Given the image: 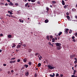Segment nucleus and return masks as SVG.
I'll return each instance as SVG.
<instances>
[{
  "mask_svg": "<svg viewBox=\"0 0 77 77\" xmlns=\"http://www.w3.org/2000/svg\"><path fill=\"white\" fill-rule=\"evenodd\" d=\"M14 59H15V58L14 57V58H12L11 59V60H14Z\"/></svg>",
  "mask_w": 77,
  "mask_h": 77,
  "instance_id": "nucleus-37",
  "label": "nucleus"
},
{
  "mask_svg": "<svg viewBox=\"0 0 77 77\" xmlns=\"http://www.w3.org/2000/svg\"><path fill=\"white\" fill-rule=\"evenodd\" d=\"M0 35L1 36H3V34H1Z\"/></svg>",
  "mask_w": 77,
  "mask_h": 77,
  "instance_id": "nucleus-41",
  "label": "nucleus"
},
{
  "mask_svg": "<svg viewBox=\"0 0 77 77\" xmlns=\"http://www.w3.org/2000/svg\"><path fill=\"white\" fill-rule=\"evenodd\" d=\"M7 1L8 2H11V1H10V0H7Z\"/></svg>",
  "mask_w": 77,
  "mask_h": 77,
  "instance_id": "nucleus-52",
  "label": "nucleus"
},
{
  "mask_svg": "<svg viewBox=\"0 0 77 77\" xmlns=\"http://www.w3.org/2000/svg\"><path fill=\"white\" fill-rule=\"evenodd\" d=\"M47 12H48V8H47Z\"/></svg>",
  "mask_w": 77,
  "mask_h": 77,
  "instance_id": "nucleus-50",
  "label": "nucleus"
},
{
  "mask_svg": "<svg viewBox=\"0 0 77 77\" xmlns=\"http://www.w3.org/2000/svg\"><path fill=\"white\" fill-rule=\"evenodd\" d=\"M55 42V39L54 38H53L52 39V42Z\"/></svg>",
  "mask_w": 77,
  "mask_h": 77,
  "instance_id": "nucleus-19",
  "label": "nucleus"
},
{
  "mask_svg": "<svg viewBox=\"0 0 77 77\" xmlns=\"http://www.w3.org/2000/svg\"><path fill=\"white\" fill-rule=\"evenodd\" d=\"M13 5L14 4H13V3H12V2H10L9 3V5L10 6H11V5H12V6H13Z\"/></svg>",
  "mask_w": 77,
  "mask_h": 77,
  "instance_id": "nucleus-15",
  "label": "nucleus"
},
{
  "mask_svg": "<svg viewBox=\"0 0 77 77\" xmlns=\"http://www.w3.org/2000/svg\"><path fill=\"white\" fill-rule=\"evenodd\" d=\"M32 51V49H30V48L28 49V52L29 53H30V52H31Z\"/></svg>",
  "mask_w": 77,
  "mask_h": 77,
  "instance_id": "nucleus-11",
  "label": "nucleus"
},
{
  "mask_svg": "<svg viewBox=\"0 0 77 77\" xmlns=\"http://www.w3.org/2000/svg\"><path fill=\"white\" fill-rule=\"evenodd\" d=\"M29 64V65H32V63L31 62H29L28 63Z\"/></svg>",
  "mask_w": 77,
  "mask_h": 77,
  "instance_id": "nucleus-29",
  "label": "nucleus"
},
{
  "mask_svg": "<svg viewBox=\"0 0 77 77\" xmlns=\"http://www.w3.org/2000/svg\"><path fill=\"white\" fill-rule=\"evenodd\" d=\"M75 57V56L74 55H71L70 56V58H72L73 57Z\"/></svg>",
  "mask_w": 77,
  "mask_h": 77,
  "instance_id": "nucleus-7",
  "label": "nucleus"
},
{
  "mask_svg": "<svg viewBox=\"0 0 77 77\" xmlns=\"http://www.w3.org/2000/svg\"><path fill=\"white\" fill-rule=\"evenodd\" d=\"M75 38V36H72V39H74Z\"/></svg>",
  "mask_w": 77,
  "mask_h": 77,
  "instance_id": "nucleus-31",
  "label": "nucleus"
},
{
  "mask_svg": "<svg viewBox=\"0 0 77 77\" xmlns=\"http://www.w3.org/2000/svg\"><path fill=\"white\" fill-rule=\"evenodd\" d=\"M71 77H77V76H75V75H71Z\"/></svg>",
  "mask_w": 77,
  "mask_h": 77,
  "instance_id": "nucleus-33",
  "label": "nucleus"
},
{
  "mask_svg": "<svg viewBox=\"0 0 77 77\" xmlns=\"http://www.w3.org/2000/svg\"><path fill=\"white\" fill-rule=\"evenodd\" d=\"M75 35L76 36H77V33H75Z\"/></svg>",
  "mask_w": 77,
  "mask_h": 77,
  "instance_id": "nucleus-63",
  "label": "nucleus"
},
{
  "mask_svg": "<svg viewBox=\"0 0 77 77\" xmlns=\"http://www.w3.org/2000/svg\"><path fill=\"white\" fill-rule=\"evenodd\" d=\"M11 16H12V15H8V17H11Z\"/></svg>",
  "mask_w": 77,
  "mask_h": 77,
  "instance_id": "nucleus-51",
  "label": "nucleus"
},
{
  "mask_svg": "<svg viewBox=\"0 0 77 77\" xmlns=\"http://www.w3.org/2000/svg\"><path fill=\"white\" fill-rule=\"evenodd\" d=\"M74 59L75 60H77V59L76 58H74Z\"/></svg>",
  "mask_w": 77,
  "mask_h": 77,
  "instance_id": "nucleus-58",
  "label": "nucleus"
},
{
  "mask_svg": "<svg viewBox=\"0 0 77 77\" xmlns=\"http://www.w3.org/2000/svg\"><path fill=\"white\" fill-rule=\"evenodd\" d=\"M24 66H25V67H26V68H27L29 66L26 64L24 65Z\"/></svg>",
  "mask_w": 77,
  "mask_h": 77,
  "instance_id": "nucleus-21",
  "label": "nucleus"
},
{
  "mask_svg": "<svg viewBox=\"0 0 77 77\" xmlns=\"http://www.w3.org/2000/svg\"><path fill=\"white\" fill-rule=\"evenodd\" d=\"M52 74H53L49 75L50 77H54V76H55V74H54V73H53V75Z\"/></svg>",
  "mask_w": 77,
  "mask_h": 77,
  "instance_id": "nucleus-4",
  "label": "nucleus"
},
{
  "mask_svg": "<svg viewBox=\"0 0 77 77\" xmlns=\"http://www.w3.org/2000/svg\"><path fill=\"white\" fill-rule=\"evenodd\" d=\"M16 46V45H15V43H13V46H12V48H13L15 47Z\"/></svg>",
  "mask_w": 77,
  "mask_h": 77,
  "instance_id": "nucleus-14",
  "label": "nucleus"
},
{
  "mask_svg": "<svg viewBox=\"0 0 77 77\" xmlns=\"http://www.w3.org/2000/svg\"><path fill=\"white\" fill-rule=\"evenodd\" d=\"M5 6H8V4L6 3L5 4Z\"/></svg>",
  "mask_w": 77,
  "mask_h": 77,
  "instance_id": "nucleus-57",
  "label": "nucleus"
},
{
  "mask_svg": "<svg viewBox=\"0 0 77 77\" xmlns=\"http://www.w3.org/2000/svg\"><path fill=\"white\" fill-rule=\"evenodd\" d=\"M29 74V72H27L25 73V75L26 76H28V75Z\"/></svg>",
  "mask_w": 77,
  "mask_h": 77,
  "instance_id": "nucleus-6",
  "label": "nucleus"
},
{
  "mask_svg": "<svg viewBox=\"0 0 77 77\" xmlns=\"http://www.w3.org/2000/svg\"><path fill=\"white\" fill-rule=\"evenodd\" d=\"M49 44L50 45H51V44L50 43H49Z\"/></svg>",
  "mask_w": 77,
  "mask_h": 77,
  "instance_id": "nucleus-59",
  "label": "nucleus"
},
{
  "mask_svg": "<svg viewBox=\"0 0 77 77\" xmlns=\"http://www.w3.org/2000/svg\"><path fill=\"white\" fill-rule=\"evenodd\" d=\"M62 34V32H60L59 33V34H58V35L59 36H60V35Z\"/></svg>",
  "mask_w": 77,
  "mask_h": 77,
  "instance_id": "nucleus-24",
  "label": "nucleus"
},
{
  "mask_svg": "<svg viewBox=\"0 0 77 77\" xmlns=\"http://www.w3.org/2000/svg\"><path fill=\"white\" fill-rule=\"evenodd\" d=\"M74 66L75 67V68H76L77 67V64H75V66Z\"/></svg>",
  "mask_w": 77,
  "mask_h": 77,
  "instance_id": "nucleus-54",
  "label": "nucleus"
},
{
  "mask_svg": "<svg viewBox=\"0 0 77 77\" xmlns=\"http://www.w3.org/2000/svg\"><path fill=\"white\" fill-rule=\"evenodd\" d=\"M72 33V30L71 29H70L69 33Z\"/></svg>",
  "mask_w": 77,
  "mask_h": 77,
  "instance_id": "nucleus-30",
  "label": "nucleus"
},
{
  "mask_svg": "<svg viewBox=\"0 0 77 77\" xmlns=\"http://www.w3.org/2000/svg\"><path fill=\"white\" fill-rule=\"evenodd\" d=\"M31 2H36V0H31Z\"/></svg>",
  "mask_w": 77,
  "mask_h": 77,
  "instance_id": "nucleus-23",
  "label": "nucleus"
},
{
  "mask_svg": "<svg viewBox=\"0 0 77 77\" xmlns=\"http://www.w3.org/2000/svg\"><path fill=\"white\" fill-rule=\"evenodd\" d=\"M21 47V45H18L17 47V48H20V47Z\"/></svg>",
  "mask_w": 77,
  "mask_h": 77,
  "instance_id": "nucleus-9",
  "label": "nucleus"
},
{
  "mask_svg": "<svg viewBox=\"0 0 77 77\" xmlns=\"http://www.w3.org/2000/svg\"><path fill=\"white\" fill-rule=\"evenodd\" d=\"M75 18L77 19V16H75Z\"/></svg>",
  "mask_w": 77,
  "mask_h": 77,
  "instance_id": "nucleus-64",
  "label": "nucleus"
},
{
  "mask_svg": "<svg viewBox=\"0 0 77 77\" xmlns=\"http://www.w3.org/2000/svg\"><path fill=\"white\" fill-rule=\"evenodd\" d=\"M15 5H16V6H18V3H16L15 4Z\"/></svg>",
  "mask_w": 77,
  "mask_h": 77,
  "instance_id": "nucleus-40",
  "label": "nucleus"
},
{
  "mask_svg": "<svg viewBox=\"0 0 77 77\" xmlns=\"http://www.w3.org/2000/svg\"><path fill=\"white\" fill-rule=\"evenodd\" d=\"M72 41L74 42H75V39H73L72 40Z\"/></svg>",
  "mask_w": 77,
  "mask_h": 77,
  "instance_id": "nucleus-38",
  "label": "nucleus"
},
{
  "mask_svg": "<svg viewBox=\"0 0 77 77\" xmlns=\"http://www.w3.org/2000/svg\"><path fill=\"white\" fill-rule=\"evenodd\" d=\"M16 62V61L15 60L12 61L13 63H15Z\"/></svg>",
  "mask_w": 77,
  "mask_h": 77,
  "instance_id": "nucleus-48",
  "label": "nucleus"
},
{
  "mask_svg": "<svg viewBox=\"0 0 77 77\" xmlns=\"http://www.w3.org/2000/svg\"><path fill=\"white\" fill-rule=\"evenodd\" d=\"M10 15H12L13 14V13H12L11 12H10Z\"/></svg>",
  "mask_w": 77,
  "mask_h": 77,
  "instance_id": "nucleus-43",
  "label": "nucleus"
},
{
  "mask_svg": "<svg viewBox=\"0 0 77 77\" xmlns=\"http://www.w3.org/2000/svg\"><path fill=\"white\" fill-rule=\"evenodd\" d=\"M11 72H14V70H11Z\"/></svg>",
  "mask_w": 77,
  "mask_h": 77,
  "instance_id": "nucleus-56",
  "label": "nucleus"
},
{
  "mask_svg": "<svg viewBox=\"0 0 77 77\" xmlns=\"http://www.w3.org/2000/svg\"><path fill=\"white\" fill-rule=\"evenodd\" d=\"M47 39H48V36H47Z\"/></svg>",
  "mask_w": 77,
  "mask_h": 77,
  "instance_id": "nucleus-62",
  "label": "nucleus"
},
{
  "mask_svg": "<svg viewBox=\"0 0 77 77\" xmlns=\"http://www.w3.org/2000/svg\"><path fill=\"white\" fill-rule=\"evenodd\" d=\"M45 23H48V19L46 20H45Z\"/></svg>",
  "mask_w": 77,
  "mask_h": 77,
  "instance_id": "nucleus-10",
  "label": "nucleus"
},
{
  "mask_svg": "<svg viewBox=\"0 0 77 77\" xmlns=\"http://www.w3.org/2000/svg\"><path fill=\"white\" fill-rule=\"evenodd\" d=\"M19 20L20 23H23L24 22V20H22L21 19H19Z\"/></svg>",
  "mask_w": 77,
  "mask_h": 77,
  "instance_id": "nucleus-8",
  "label": "nucleus"
},
{
  "mask_svg": "<svg viewBox=\"0 0 77 77\" xmlns=\"http://www.w3.org/2000/svg\"><path fill=\"white\" fill-rule=\"evenodd\" d=\"M35 56H38V53H36L35 54Z\"/></svg>",
  "mask_w": 77,
  "mask_h": 77,
  "instance_id": "nucleus-47",
  "label": "nucleus"
},
{
  "mask_svg": "<svg viewBox=\"0 0 77 77\" xmlns=\"http://www.w3.org/2000/svg\"><path fill=\"white\" fill-rule=\"evenodd\" d=\"M69 31V29H67L65 30V33L66 34H68V32Z\"/></svg>",
  "mask_w": 77,
  "mask_h": 77,
  "instance_id": "nucleus-3",
  "label": "nucleus"
},
{
  "mask_svg": "<svg viewBox=\"0 0 77 77\" xmlns=\"http://www.w3.org/2000/svg\"><path fill=\"white\" fill-rule=\"evenodd\" d=\"M52 3L53 4H56V2L55 1H52Z\"/></svg>",
  "mask_w": 77,
  "mask_h": 77,
  "instance_id": "nucleus-18",
  "label": "nucleus"
},
{
  "mask_svg": "<svg viewBox=\"0 0 77 77\" xmlns=\"http://www.w3.org/2000/svg\"><path fill=\"white\" fill-rule=\"evenodd\" d=\"M8 37L9 38H11V37H12V35H8Z\"/></svg>",
  "mask_w": 77,
  "mask_h": 77,
  "instance_id": "nucleus-20",
  "label": "nucleus"
},
{
  "mask_svg": "<svg viewBox=\"0 0 77 77\" xmlns=\"http://www.w3.org/2000/svg\"><path fill=\"white\" fill-rule=\"evenodd\" d=\"M37 3L38 4H39L40 3V2H38Z\"/></svg>",
  "mask_w": 77,
  "mask_h": 77,
  "instance_id": "nucleus-61",
  "label": "nucleus"
},
{
  "mask_svg": "<svg viewBox=\"0 0 77 77\" xmlns=\"http://www.w3.org/2000/svg\"><path fill=\"white\" fill-rule=\"evenodd\" d=\"M60 47H57V50H60Z\"/></svg>",
  "mask_w": 77,
  "mask_h": 77,
  "instance_id": "nucleus-27",
  "label": "nucleus"
},
{
  "mask_svg": "<svg viewBox=\"0 0 77 77\" xmlns=\"http://www.w3.org/2000/svg\"><path fill=\"white\" fill-rule=\"evenodd\" d=\"M60 77H63V74H60Z\"/></svg>",
  "mask_w": 77,
  "mask_h": 77,
  "instance_id": "nucleus-53",
  "label": "nucleus"
},
{
  "mask_svg": "<svg viewBox=\"0 0 77 77\" xmlns=\"http://www.w3.org/2000/svg\"><path fill=\"white\" fill-rule=\"evenodd\" d=\"M59 74L58 73H57L56 74V77H58V76H59Z\"/></svg>",
  "mask_w": 77,
  "mask_h": 77,
  "instance_id": "nucleus-28",
  "label": "nucleus"
},
{
  "mask_svg": "<svg viewBox=\"0 0 77 77\" xmlns=\"http://www.w3.org/2000/svg\"><path fill=\"white\" fill-rule=\"evenodd\" d=\"M66 17L67 18L68 20H70V17L69 16H66Z\"/></svg>",
  "mask_w": 77,
  "mask_h": 77,
  "instance_id": "nucleus-16",
  "label": "nucleus"
},
{
  "mask_svg": "<svg viewBox=\"0 0 77 77\" xmlns=\"http://www.w3.org/2000/svg\"><path fill=\"white\" fill-rule=\"evenodd\" d=\"M13 63L12 61H10V63Z\"/></svg>",
  "mask_w": 77,
  "mask_h": 77,
  "instance_id": "nucleus-46",
  "label": "nucleus"
},
{
  "mask_svg": "<svg viewBox=\"0 0 77 77\" xmlns=\"http://www.w3.org/2000/svg\"><path fill=\"white\" fill-rule=\"evenodd\" d=\"M35 77H37V74L35 73Z\"/></svg>",
  "mask_w": 77,
  "mask_h": 77,
  "instance_id": "nucleus-44",
  "label": "nucleus"
},
{
  "mask_svg": "<svg viewBox=\"0 0 77 77\" xmlns=\"http://www.w3.org/2000/svg\"><path fill=\"white\" fill-rule=\"evenodd\" d=\"M3 66H6V64L5 63L3 65Z\"/></svg>",
  "mask_w": 77,
  "mask_h": 77,
  "instance_id": "nucleus-42",
  "label": "nucleus"
},
{
  "mask_svg": "<svg viewBox=\"0 0 77 77\" xmlns=\"http://www.w3.org/2000/svg\"><path fill=\"white\" fill-rule=\"evenodd\" d=\"M38 57L40 60H41V59L42 58V57L41 56H38Z\"/></svg>",
  "mask_w": 77,
  "mask_h": 77,
  "instance_id": "nucleus-5",
  "label": "nucleus"
},
{
  "mask_svg": "<svg viewBox=\"0 0 77 77\" xmlns=\"http://www.w3.org/2000/svg\"><path fill=\"white\" fill-rule=\"evenodd\" d=\"M20 11H17L18 14H20V13H21V12Z\"/></svg>",
  "mask_w": 77,
  "mask_h": 77,
  "instance_id": "nucleus-35",
  "label": "nucleus"
},
{
  "mask_svg": "<svg viewBox=\"0 0 77 77\" xmlns=\"http://www.w3.org/2000/svg\"><path fill=\"white\" fill-rule=\"evenodd\" d=\"M62 4L63 5H65V2L63 0L62 1Z\"/></svg>",
  "mask_w": 77,
  "mask_h": 77,
  "instance_id": "nucleus-17",
  "label": "nucleus"
},
{
  "mask_svg": "<svg viewBox=\"0 0 77 77\" xmlns=\"http://www.w3.org/2000/svg\"><path fill=\"white\" fill-rule=\"evenodd\" d=\"M11 17H12V18H15V16H12V15L11 16Z\"/></svg>",
  "mask_w": 77,
  "mask_h": 77,
  "instance_id": "nucleus-55",
  "label": "nucleus"
},
{
  "mask_svg": "<svg viewBox=\"0 0 77 77\" xmlns=\"http://www.w3.org/2000/svg\"><path fill=\"white\" fill-rule=\"evenodd\" d=\"M73 71H74V72H75V73L76 72V71L75 70H74Z\"/></svg>",
  "mask_w": 77,
  "mask_h": 77,
  "instance_id": "nucleus-49",
  "label": "nucleus"
},
{
  "mask_svg": "<svg viewBox=\"0 0 77 77\" xmlns=\"http://www.w3.org/2000/svg\"><path fill=\"white\" fill-rule=\"evenodd\" d=\"M49 38H50V39H52V38H53V36L50 35L49 36Z\"/></svg>",
  "mask_w": 77,
  "mask_h": 77,
  "instance_id": "nucleus-26",
  "label": "nucleus"
},
{
  "mask_svg": "<svg viewBox=\"0 0 77 77\" xmlns=\"http://www.w3.org/2000/svg\"><path fill=\"white\" fill-rule=\"evenodd\" d=\"M20 59H18L17 60L18 62H20Z\"/></svg>",
  "mask_w": 77,
  "mask_h": 77,
  "instance_id": "nucleus-39",
  "label": "nucleus"
},
{
  "mask_svg": "<svg viewBox=\"0 0 77 77\" xmlns=\"http://www.w3.org/2000/svg\"><path fill=\"white\" fill-rule=\"evenodd\" d=\"M45 68H47V69H48V65H47V66L46 65L45 66Z\"/></svg>",
  "mask_w": 77,
  "mask_h": 77,
  "instance_id": "nucleus-22",
  "label": "nucleus"
},
{
  "mask_svg": "<svg viewBox=\"0 0 77 77\" xmlns=\"http://www.w3.org/2000/svg\"><path fill=\"white\" fill-rule=\"evenodd\" d=\"M64 8H65V9L66 8H67V7L66 5H65V6H64Z\"/></svg>",
  "mask_w": 77,
  "mask_h": 77,
  "instance_id": "nucleus-36",
  "label": "nucleus"
},
{
  "mask_svg": "<svg viewBox=\"0 0 77 77\" xmlns=\"http://www.w3.org/2000/svg\"><path fill=\"white\" fill-rule=\"evenodd\" d=\"M41 66V63H38V67H40Z\"/></svg>",
  "mask_w": 77,
  "mask_h": 77,
  "instance_id": "nucleus-13",
  "label": "nucleus"
},
{
  "mask_svg": "<svg viewBox=\"0 0 77 77\" xmlns=\"http://www.w3.org/2000/svg\"><path fill=\"white\" fill-rule=\"evenodd\" d=\"M29 5V3H27L25 5V7H27V5Z\"/></svg>",
  "mask_w": 77,
  "mask_h": 77,
  "instance_id": "nucleus-25",
  "label": "nucleus"
},
{
  "mask_svg": "<svg viewBox=\"0 0 77 77\" xmlns=\"http://www.w3.org/2000/svg\"><path fill=\"white\" fill-rule=\"evenodd\" d=\"M66 15H69V13H68V12H67L66 13Z\"/></svg>",
  "mask_w": 77,
  "mask_h": 77,
  "instance_id": "nucleus-34",
  "label": "nucleus"
},
{
  "mask_svg": "<svg viewBox=\"0 0 77 77\" xmlns=\"http://www.w3.org/2000/svg\"><path fill=\"white\" fill-rule=\"evenodd\" d=\"M48 68L50 69H54L55 68H56V66L55 67H53L51 66L50 65V64L48 65Z\"/></svg>",
  "mask_w": 77,
  "mask_h": 77,
  "instance_id": "nucleus-1",
  "label": "nucleus"
},
{
  "mask_svg": "<svg viewBox=\"0 0 77 77\" xmlns=\"http://www.w3.org/2000/svg\"><path fill=\"white\" fill-rule=\"evenodd\" d=\"M74 63L75 64H76V63H77V60H75L74 61Z\"/></svg>",
  "mask_w": 77,
  "mask_h": 77,
  "instance_id": "nucleus-32",
  "label": "nucleus"
},
{
  "mask_svg": "<svg viewBox=\"0 0 77 77\" xmlns=\"http://www.w3.org/2000/svg\"><path fill=\"white\" fill-rule=\"evenodd\" d=\"M55 45H56L57 46H59L60 47V45H61V44L60 43H55Z\"/></svg>",
  "mask_w": 77,
  "mask_h": 77,
  "instance_id": "nucleus-2",
  "label": "nucleus"
},
{
  "mask_svg": "<svg viewBox=\"0 0 77 77\" xmlns=\"http://www.w3.org/2000/svg\"><path fill=\"white\" fill-rule=\"evenodd\" d=\"M44 63H46V61H44L43 62Z\"/></svg>",
  "mask_w": 77,
  "mask_h": 77,
  "instance_id": "nucleus-60",
  "label": "nucleus"
},
{
  "mask_svg": "<svg viewBox=\"0 0 77 77\" xmlns=\"http://www.w3.org/2000/svg\"><path fill=\"white\" fill-rule=\"evenodd\" d=\"M23 46L24 47H26V45L24 44H23Z\"/></svg>",
  "mask_w": 77,
  "mask_h": 77,
  "instance_id": "nucleus-45",
  "label": "nucleus"
},
{
  "mask_svg": "<svg viewBox=\"0 0 77 77\" xmlns=\"http://www.w3.org/2000/svg\"><path fill=\"white\" fill-rule=\"evenodd\" d=\"M23 61L24 62H27V59L26 58H25L24 59H23Z\"/></svg>",
  "mask_w": 77,
  "mask_h": 77,
  "instance_id": "nucleus-12",
  "label": "nucleus"
}]
</instances>
